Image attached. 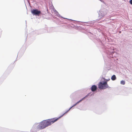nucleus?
Listing matches in <instances>:
<instances>
[{
    "mask_svg": "<svg viewBox=\"0 0 132 132\" xmlns=\"http://www.w3.org/2000/svg\"><path fill=\"white\" fill-rule=\"evenodd\" d=\"M130 3L131 4H132V0H130Z\"/></svg>",
    "mask_w": 132,
    "mask_h": 132,
    "instance_id": "nucleus-9",
    "label": "nucleus"
},
{
    "mask_svg": "<svg viewBox=\"0 0 132 132\" xmlns=\"http://www.w3.org/2000/svg\"><path fill=\"white\" fill-rule=\"evenodd\" d=\"M120 83L121 84L124 85L125 84V81H124L122 80V81H120Z\"/></svg>",
    "mask_w": 132,
    "mask_h": 132,
    "instance_id": "nucleus-8",
    "label": "nucleus"
},
{
    "mask_svg": "<svg viewBox=\"0 0 132 132\" xmlns=\"http://www.w3.org/2000/svg\"><path fill=\"white\" fill-rule=\"evenodd\" d=\"M31 12L33 15H39L41 13L40 11H38L37 9H33L31 11Z\"/></svg>",
    "mask_w": 132,
    "mask_h": 132,
    "instance_id": "nucleus-3",
    "label": "nucleus"
},
{
    "mask_svg": "<svg viewBox=\"0 0 132 132\" xmlns=\"http://www.w3.org/2000/svg\"><path fill=\"white\" fill-rule=\"evenodd\" d=\"M88 95L89 94H88L85 96L83 97L81 100H80L79 101L75 104L74 105L70 108L68 110L64 113L62 115L58 118L55 117L51 119H48L43 121V122L44 124L46 127L51 125L55 122L56 121L61 117H62L65 113L68 112L72 107L75 106L77 104L81 101L82 100H84L85 98L87 97Z\"/></svg>",
    "mask_w": 132,
    "mask_h": 132,
    "instance_id": "nucleus-1",
    "label": "nucleus"
},
{
    "mask_svg": "<svg viewBox=\"0 0 132 132\" xmlns=\"http://www.w3.org/2000/svg\"><path fill=\"white\" fill-rule=\"evenodd\" d=\"M116 79V76L114 75H113L111 78V79L113 80H115Z\"/></svg>",
    "mask_w": 132,
    "mask_h": 132,
    "instance_id": "nucleus-7",
    "label": "nucleus"
},
{
    "mask_svg": "<svg viewBox=\"0 0 132 132\" xmlns=\"http://www.w3.org/2000/svg\"><path fill=\"white\" fill-rule=\"evenodd\" d=\"M97 89V86L95 85H93L91 87V90L92 92H94Z\"/></svg>",
    "mask_w": 132,
    "mask_h": 132,
    "instance_id": "nucleus-6",
    "label": "nucleus"
},
{
    "mask_svg": "<svg viewBox=\"0 0 132 132\" xmlns=\"http://www.w3.org/2000/svg\"><path fill=\"white\" fill-rule=\"evenodd\" d=\"M45 128L46 127L44 124L43 121L39 123L37 127V128L39 129H42Z\"/></svg>",
    "mask_w": 132,
    "mask_h": 132,
    "instance_id": "nucleus-5",
    "label": "nucleus"
},
{
    "mask_svg": "<svg viewBox=\"0 0 132 132\" xmlns=\"http://www.w3.org/2000/svg\"><path fill=\"white\" fill-rule=\"evenodd\" d=\"M45 128L46 127L44 124L43 121L39 123L37 127V128L39 129H42Z\"/></svg>",
    "mask_w": 132,
    "mask_h": 132,
    "instance_id": "nucleus-4",
    "label": "nucleus"
},
{
    "mask_svg": "<svg viewBox=\"0 0 132 132\" xmlns=\"http://www.w3.org/2000/svg\"><path fill=\"white\" fill-rule=\"evenodd\" d=\"M98 86L100 89H105L108 87V86L106 81H104L103 83L100 82L99 83Z\"/></svg>",
    "mask_w": 132,
    "mask_h": 132,
    "instance_id": "nucleus-2",
    "label": "nucleus"
}]
</instances>
